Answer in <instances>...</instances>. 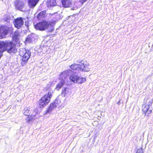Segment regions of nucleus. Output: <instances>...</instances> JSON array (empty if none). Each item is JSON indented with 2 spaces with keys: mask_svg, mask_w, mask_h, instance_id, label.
Segmentation results:
<instances>
[{
  "mask_svg": "<svg viewBox=\"0 0 153 153\" xmlns=\"http://www.w3.org/2000/svg\"><path fill=\"white\" fill-rule=\"evenodd\" d=\"M7 51L8 53H15L17 50L16 47L15 45L11 42H4L0 41V59L2 55V53Z\"/></svg>",
  "mask_w": 153,
  "mask_h": 153,
  "instance_id": "nucleus-1",
  "label": "nucleus"
},
{
  "mask_svg": "<svg viewBox=\"0 0 153 153\" xmlns=\"http://www.w3.org/2000/svg\"><path fill=\"white\" fill-rule=\"evenodd\" d=\"M54 24L52 22L45 21L40 22L34 25L35 28L37 30H43L47 29L49 32H51L53 30Z\"/></svg>",
  "mask_w": 153,
  "mask_h": 153,
  "instance_id": "nucleus-2",
  "label": "nucleus"
},
{
  "mask_svg": "<svg viewBox=\"0 0 153 153\" xmlns=\"http://www.w3.org/2000/svg\"><path fill=\"white\" fill-rule=\"evenodd\" d=\"M71 70H68L64 71L61 73L60 75L59 79L60 81L56 85L55 89L57 91L59 90L65 84V81H66L67 77L71 73Z\"/></svg>",
  "mask_w": 153,
  "mask_h": 153,
  "instance_id": "nucleus-3",
  "label": "nucleus"
},
{
  "mask_svg": "<svg viewBox=\"0 0 153 153\" xmlns=\"http://www.w3.org/2000/svg\"><path fill=\"white\" fill-rule=\"evenodd\" d=\"M89 66L88 62L84 60L82 61L81 64H74L71 65V68L73 70L88 72L90 71V68L88 67Z\"/></svg>",
  "mask_w": 153,
  "mask_h": 153,
  "instance_id": "nucleus-4",
  "label": "nucleus"
},
{
  "mask_svg": "<svg viewBox=\"0 0 153 153\" xmlns=\"http://www.w3.org/2000/svg\"><path fill=\"white\" fill-rule=\"evenodd\" d=\"M52 93L49 92L47 94H45L42 97L38 102V106L40 108H43L50 102V99L52 96Z\"/></svg>",
  "mask_w": 153,
  "mask_h": 153,
  "instance_id": "nucleus-5",
  "label": "nucleus"
},
{
  "mask_svg": "<svg viewBox=\"0 0 153 153\" xmlns=\"http://www.w3.org/2000/svg\"><path fill=\"white\" fill-rule=\"evenodd\" d=\"M19 53V55L22 56L21 64L23 66L27 63V60L30 57L31 52L22 49L20 51Z\"/></svg>",
  "mask_w": 153,
  "mask_h": 153,
  "instance_id": "nucleus-6",
  "label": "nucleus"
},
{
  "mask_svg": "<svg viewBox=\"0 0 153 153\" xmlns=\"http://www.w3.org/2000/svg\"><path fill=\"white\" fill-rule=\"evenodd\" d=\"M146 104H143L142 106V111L145 114V115L150 114L152 113V110L150 107L153 102L152 99L148 100L147 101Z\"/></svg>",
  "mask_w": 153,
  "mask_h": 153,
  "instance_id": "nucleus-7",
  "label": "nucleus"
},
{
  "mask_svg": "<svg viewBox=\"0 0 153 153\" xmlns=\"http://www.w3.org/2000/svg\"><path fill=\"white\" fill-rule=\"evenodd\" d=\"M8 31V28L7 26H3L0 27V39L3 38L7 35Z\"/></svg>",
  "mask_w": 153,
  "mask_h": 153,
  "instance_id": "nucleus-8",
  "label": "nucleus"
},
{
  "mask_svg": "<svg viewBox=\"0 0 153 153\" xmlns=\"http://www.w3.org/2000/svg\"><path fill=\"white\" fill-rule=\"evenodd\" d=\"M24 24V21L22 18H18L15 20L14 25L15 27L19 29Z\"/></svg>",
  "mask_w": 153,
  "mask_h": 153,
  "instance_id": "nucleus-9",
  "label": "nucleus"
},
{
  "mask_svg": "<svg viewBox=\"0 0 153 153\" xmlns=\"http://www.w3.org/2000/svg\"><path fill=\"white\" fill-rule=\"evenodd\" d=\"M71 94V89L68 88H64L62 90V95L64 97H68Z\"/></svg>",
  "mask_w": 153,
  "mask_h": 153,
  "instance_id": "nucleus-10",
  "label": "nucleus"
},
{
  "mask_svg": "<svg viewBox=\"0 0 153 153\" xmlns=\"http://www.w3.org/2000/svg\"><path fill=\"white\" fill-rule=\"evenodd\" d=\"M72 71L71 73L69 74L67 77V78L70 75L69 77L70 80L74 83H76L78 76L74 74H72L73 72Z\"/></svg>",
  "mask_w": 153,
  "mask_h": 153,
  "instance_id": "nucleus-11",
  "label": "nucleus"
},
{
  "mask_svg": "<svg viewBox=\"0 0 153 153\" xmlns=\"http://www.w3.org/2000/svg\"><path fill=\"white\" fill-rule=\"evenodd\" d=\"M72 0H62L63 6L65 7H70L72 5Z\"/></svg>",
  "mask_w": 153,
  "mask_h": 153,
  "instance_id": "nucleus-12",
  "label": "nucleus"
},
{
  "mask_svg": "<svg viewBox=\"0 0 153 153\" xmlns=\"http://www.w3.org/2000/svg\"><path fill=\"white\" fill-rule=\"evenodd\" d=\"M39 0H28V5L30 7H34Z\"/></svg>",
  "mask_w": 153,
  "mask_h": 153,
  "instance_id": "nucleus-13",
  "label": "nucleus"
},
{
  "mask_svg": "<svg viewBox=\"0 0 153 153\" xmlns=\"http://www.w3.org/2000/svg\"><path fill=\"white\" fill-rule=\"evenodd\" d=\"M56 0H48L47 1L48 6V7H51L54 6L56 5Z\"/></svg>",
  "mask_w": 153,
  "mask_h": 153,
  "instance_id": "nucleus-14",
  "label": "nucleus"
},
{
  "mask_svg": "<svg viewBox=\"0 0 153 153\" xmlns=\"http://www.w3.org/2000/svg\"><path fill=\"white\" fill-rule=\"evenodd\" d=\"M46 11H42L40 12L37 16L38 19L39 20L43 19L46 16Z\"/></svg>",
  "mask_w": 153,
  "mask_h": 153,
  "instance_id": "nucleus-15",
  "label": "nucleus"
},
{
  "mask_svg": "<svg viewBox=\"0 0 153 153\" xmlns=\"http://www.w3.org/2000/svg\"><path fill=\"white\" fill-rule=\"evenodd\" d=\"M24 114L27 116H28L30 113V108L29 107H26L23 111Z\"/></svg>",
  "mask_w": 153,
  "mask_h": 153,
  "instance_id": "nucleus-16",
  "label": "nucleus"
},
{
  "mask_svg": "<svg viewBox=\"0 0 153 153\" xmlns=\"http://www.w3.org/2000/svg\"><path fill=\"white\" fill-rule=\"evenodd\" d=\"M86 80L85 78L78 76L76 83L80 84L84 82Z\"/></svg>",
  "mask_w": 153,
  "mask_h": 153,
  "instance_id": "nucleus-17",
  "label": "nucleus"
},
{
  "mask_svg": "<svg viewBox=\"0 0 153 153\" xmlns=\"http://www.w3.org/2000/svg\"><path fill=\"white\" fill-rule=\"evenodd\" d=\"M57 106L56 103V102H54L53 103H52L50 104V108H51L53 110L55 108H56Z\"/></svg>",
  "mask_w": 153,
  "mask_h": 153,
  "instance_id": "nucleus-18",
  "label": "nucleus"
},
{
  "mask_svg": "<svg viewBox=\"0 0 153 153\" xmlns=\"http://www.w3.org/2000/svg\"><path fill=\"white\" fill-rule=\"evenodd\" d=\"M26 121L28 123H30V121H33V117H32L30 116H28L27 117V118L26 119Z\"/></svg>",
  "mask_w": 153,
  "mask_h": 153,
  "instance_id": "nucleus-19",
  "label": "nucleus"
},
{
  "mask_svg": "<svg viewBox=\"0 0 153 153\" xmlns=\"http://www.w3.org/2000/svg\"><path fill=\"white\" fill-rule=\"evenodd\" d=\"M34 34H32L29 35L27 37V40H28L29 39H31L33 41L34 40Z\"/></svg>",
  "mask_w": 153,
  "mask_h": 153,
  "instance_id": "nucleus-20",
  "label": "nucleus"
},
{
  "mask_svg": "<svg viewBox=\"0 0 153 153\" xmlns=\"http://www.w3.org/2000/svg\"><path fill=\"white\" fill-rule=\"evenodd\" d=\"M16 7L19 10H20L22 9L23 7V5L22 4H21L19 6V4H16Z\"/></svg>",
  "mask_w": 153,
  "mask_h": 153,
  "instance_id": "nucleus-21",
  "label": "nucleus"
},
{
  "mask_svg": "<svg viewBox=\"0 0 153 153\" xmlns=\"http://www.w3.org/2000/svg\"><path fill=\"white\" fill-rule=\"evenodd\" d=\"M19 36V33H18L15 32L13 36V39H17V36Z\"/></svg>",
  "mask_w": 153,
  "mask_h": 153,
  "instance_id": "nucleus-22",
  "label": "nucleus"
},
{
  "mask_svg": "<svg viewBox=\"0 0 153 153\" xmlns=\"http://www.w3.org/2000/svg\"><path fill=\"white\" fill-rule=\"evenodd\" d=\"M136 153H143L142 149L141 148L139 149L136 152Z\"/></svg>",
  "mask_w": 153,
  "mask_h": 153,
  "instance_id": "nucleus-23",
  "label": "nucleus"
},
{
  "mask_svg": "<svg viewBox=\"0 0 153 153\" xmlns=\"http://www.w3.org/2000/svg\"><path fill=\"white\" fill-rule=\"evenodd\" d=\"M36 114V112L35 111H34L33 112L32 114H31V115L30 116L33 117V119H34V118H35Z\"/></svg>",
  "mask_w": 153,
  "mask_h": 153,
  "instance_id": "nucleus-24",
  "label": "nucleus"
},
{
  "mask_svg": "<svg viewBox=\"0 0 153 153\" xmlns=\"http://www.w3.org/2000/svg\"><path fill=\"white\" fill-rule=\"evenodd\" d=\"M52 110H53V109H51V108H50V107H49L48 108L47 110L46 113H50L51 112V111Z\"/></svg>",
  "mask_w": 153,
  "mask_h": 153,
  "instance_id": "nucleus-25",
  "label": "nucleus"
},
{
  "mask_svg": "<svg viewBox=\"0 0 153 153\" xmlns=\"http://www.w3.org/2000/svg\"><path fill=\"white\" fill-rule=\"evenodd\" d=\"M32 41H33V40H32V39H30V38L28 39V40H27V37L26 38V42H31Z\"/></svg>",
  "mask_w": 153,
  "mask_h": 153,
  "instance_id": "nucleus-26",
  "label": "nucleus"
},
{
  "mask_svg": "<svg viewBox=\"0 0 153 153\" xmlns=\"http://www.w3.org/2000/svg\"><path fill=\"white\" fill-rule=\"evenodd\" d=\"M87 0H79V2L81 3V4H82L83 3L85 2Z\"/></svg>",
  "mask_w": 153,
  "mask_h": 153,
  "instance_id": "nucleus-27",
  "label": "nucleus"
},
{
  "mask_svg": "<svg viewBox=\"0 0 153 153\" xmlns=\"http://www.w3.org/2000/svg\"><path fill=\"white\" fill-rule=\"evenodd\" d=\"M120 102V101L117 103V104H119Z\"/></svg>",
  "mask_w": 153,
  "mask_h": 153,
  "instance_id": "nucleus-28",
  "label": "nucleus"
},
{
  "mask_svg": "<svg viewBox=\"0 0 153 153\" xmlns=\"http://www.w3.org/2000/svg\"><path fill=\"white\" fill-rule=\"evenodd\" d=\"M18 2V4H20V2H19V1H17Z\"/></svg>",
  "mask_w": 153,
  "mask_h": 153,
  "instance_id": "nucleus-29",
  "label": "nucleus"
},
{
  "mask_svg": "<svg viewBox=\"0 0 153 153\" xmlns=\"http://www.w3.org/2000/svg\"><path fill=\"white\" fill-rule=\"evenodd\" d=\"M18 2V4H20V2H19V1H17Z\"/></svg>",
  "mask_w": 153,
  "mask_h": 153,
  "instance_id": "nucleus-30",
  "label": "nucleus"
},
{
  "mask_svg": "<svg viewBox=\"0 0 153 153\" xmlns=\"http://www.w3.org/2000/svg\"><path fill=\"white\" fill-rule=\"evenodd\" d=\"M25 25H26V26L27 25V24H26V22H25Z\"/></svg>",
  "mask_w": 153,
  "mask_h": 153,
  "instance_id": "nucleus-31",
  "label": "nucleus"
}]
</instances>
